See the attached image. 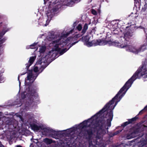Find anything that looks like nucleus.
<instances>
[{
    "instance_id": "f257e3e1",
    "label": "nucleus",
    "mask_w": 147,
    "mask_h": 147,
    "mask_svg": "<svg viewBox=\"0 0 147 147\" xmlns=\"http://www.w3.org/2000/svg\"><path fill=\"white\" fill-rule=\"evenodd\" d=\"M141 77H143L144 79L147 78V66H140L112 99L107 103L102 109L92 116V119L94 117H96V120L99 118H102L104 119V118H108L107 119V125L106 126V127H110L111 125V122L113 118V114L112 110H110L109 112L108 109L109 107L114 104L115 100L117 99L119 96L126 90L125 92L119 96V98L121 99L125 94L126 91L131 86L137 78L140 79ZM143 81L145 82L146 81V80L144 79Z\"/></svg>"
},
{
    "instance_id": "f03ea898",
    "label": "nucleus",
    "mask_w": 147,
    "mask_h": 147,
    "mask_svg": "<svg viewBox=\"0 0 147 147\" xmlns=\"http://www.w3.org/2000/svg\"><path fill=\"white\" fill-rule=\"evenodd\" d=\"M133 35V33L131 30H128L124 33V36L123 38L124 39V41L120 40V42H119L116 41L113 42L111 41V46H114L121 48L125 47L130 51L135 52L136 50L131 45L130 40Z\"/></svg>"
},
{
    "instance_id": "7ed1b4c3",
    "label": "nucleus",
    "mask_w": 147,
    "mask_h": 147,
    "mask_svg": "<svg viewBox=\"0 0 147 147\" xmlns=\"http://www.w3.org/2000/svg\"><path fill=\"white\" fill-rule=\"evenodd\" d=\"M67 41L68 40L67 39L61 40V39L53 40L52 41V44L53 45L55 44L54 48H53V49L55 51L59 52V54L61 55L66 52L70 47L78 43L79 41L78 40L72 43L69 47L67 49L66 48H65L61 50V48L59 47L60 46L61 47H63L66 45L67 43Z\"/></svg>"
},
{
    "instance_id": "20e7f679",
    "label": "nucleus",
    "mask_w": 147,
    "mask_h": 147,
    "mask_svg": "<svg viewBox=\"0 0 147 147\" xmlns=\"http://www.w3.org/2000/svg\"><path fill=\"white\" fill-rule=\"evenodd\" d=\"M96 123H97V128L98 132L96 131L97 134H98L101 136L105 134L107 132V131H108V127H106L105 125L106 121L105 119L102 118H99L96 120Z\"/></svg>"
},
{
    "instance_id": "39448f33",
    "label": "nucleus",
    "mask_w": 147,
    "mask_h": 147,
    "mask_svg": "<svg viewBox=\"0 0 147 147\" xmlns=\"http://www.w3.org/2000/svg\"><path fill=\"white\" fill-rule=\"evenodd\" d=\"M111 40H104L103 39H98L93 40L91 41H89L86 44V45L88 47L97 45H104L107 44H108L109 46H111Z\"/></svg>"
},
{
    "instance_id": "423d86ee",
    "label": "nucleus",
    "mask_w": 147,
    "mask_h": 147,
    "mask_svg": "<svg viewBox=\"0 0 147 147\" xmlns=\"http://www.w3.org/2000/svg\"><path fill=\"white\" fill-rule=\"evenodd\" d=\"M36 91L34 90H32L29 88V91L28 93H26V92H22L21 94L22 98L24 99L27 96L28 97V99L29 102L32 103L34 102V98H36V96H35Z\"/></svg>"
},
{
    "instance_id": "0eeeda50",
    "label": "nucleus",
    "mask_w": 147,
    "mask_h": 147,
    "mask_svg": "<svg viewBox=\"0 0 147 147\" xmlns=\"http://www.w3.org/2000/svg\"><path fill=\"white\" fill-rule=\"evenodd\" d=\"M97 124H98L97 123H96V121L93 123L91 122V124L88 125V126L89 128L85 130V132H86L88 136L89 139H90L91 138L93 133L96 132V131L98 132V128H97Z\"/></svg>"
},
{
    "instance_id": "6e6552de",
    "label": "nucleus",
    "mask_w": 147,
    "mask_h": 147,
    "mask_svg": "<svg viewBox=\"0 0 147 147\" xmlns=\"http://www.w3.org/2000/svg\"><path fill=\"white\" fill-rule=\"evenodd\" d=\"M147 110V105H146L144 108L141 110L139 113V114L136 115L135 117L131 119H128V121L125 122L123 123L121 125V126L124 128L127 125L131 124H134L136 123L137 120L138 118V115H141L145 111Z\"/></svg>"
},
{
    "instance_id": "1a4fd4ad",
    "label": "nucleus",
    "mask_w": 147,
    "mask_h": 147,
    "mask_svg": "<svg viewBox=\"0 0 147 147\" xmlns=\"http://www.w3.org/2000/svg\"><path fill=\"white\" fill-rule=\"evenodd\" d=\"M139 131L138 129H130L125 135L126 138L127 139H130L136 137L138 134Z\"/></svg>"
},
{
    "instance_id": "9d476101",
    "label": "nucleus",
    "mask_w": 147,
    "mask_h": 147,
    "mask_svg": "<svg viewBox=\"0 0 147 147\" xmlns=\"http://www.w3.org/2000/svg\"><path fill=\"white\" fill-rule=\"evenodd\" d=\"M56 5L52 9H50L49 8V10L47 11L46 14L48 18V19L49 18L51 19L52 18L53 16V13L55 12L58 10V8L56 7Z\"/></svg>"
},
{
    "instance_id": "9b49d317",
    "label": "nucleus",
    "mask_w": 147,
    "mask_h": 147,
    "mask_svg": "<svg viewBox=\"0 0 147 147\" xmlns=\"http://www.w3.org/2000/svg\"><path fill=\"white\" fill-rule=\"evenodd\" d=\"M88 25L87 23L85 24L81 32L75 35V38H76L82 36L86 32L88 29Z\"/></svg>"
},
{
    "instance_id": "f8f14e48",
    "label": "nucleus",
    "mask_w": 147,
    "mask_h": 147,
    "mask_svg": "<svg viewBox=\"0 0 147 147\" xmlns=\"http://www.w3.org/2000/svg\"><path fill=\"white\" fill-rule=\"evenodd\" d=\"M36 57L32 56L31 57L28 61V63L26 64V68L28 70L29 67L32 65L33 63L36 59Z\"/></svg>"
},
{
    "instance_id": "ddd939ff",
    "label": "nucleus",
    "mask_w": 147,
    "mask_h": 147,
    "mask_svg": "<svg viewBox=\"0 0 147 147\" xmlns=\"http://www.w3.org/2000/svg\"><path fill=\"white\" fill-rule=\"evenodd\" d=\"M44 131L47 132L51 133L52 135L57 136L58 134V132L52 129L49 128H45L44 129Z\"/></svg>"
},
{
    "instance_id": "4468645a",
    "label": "nucleus",
    "mask_w": 147,
    "mask_h": 147,
    "mask_svg": "<svg viewBox=\"0 0 147 147\" xmlns=\"http://www.w3.org/2000/svg\"><path fill=\"white\" fill-rule=\"evenodd\" d=\"M96 118V117H94L92 119V117L91 118V119H89L88 120H86L84 121L82 123L80 124L81 127L82 128H86L87 127H88L87 125V123L88 122V121L89 120H90V119H93V120H94V118Z\"/></svg>"
},
{
    "instance_id": "2eb2a0df",
    "label": "nucleus",
    "mask_w": 147,
    "mask_h": 147,
    "mask_svg": "<svg viewBox=\"0 0 147 147\" xmlns=\"http://www.w3.org/2000/svg\"><path fill=\"white\" fill-rule=\"evenodd\" d=\"M138 17L137 13H131L129 16V18L130 20V22H134L135 21V20L136 18V17Z\"/></svg>"
},
{
    "instance_id": "dca6fc26",
    "label": "nucleus",
    "mask_w": 147,
    "mask_h": 147,
    "mask_svg": "<svg viewBox=\"0 0 147 147\" xmlns=\"http://www.w3.org/2000/svg\"><path fill=\"white\" fill-rule=\"evenodd\" d=\"M7 125H8V128H11V131H12V130H13L14 129L16 128V126H14L13 124V122L12 121L9 120L7 122Z\"/></svg>"
},
{
    "instance_id": "f3484780",
    "label": "nucleus",
    "mask_w": 147,
    "mask_h": 147,
    "mask_svg": "<svg viewBox=\"0 0 147 147\" xmlns=\"http://www.w3.org/2000/svg\"><path fill=\"white\" fill-rule=\"evenodd\" d=\"M30 127L34 131H38L41 128L40 126H38L35 123H32L30 125Z\"/></svg>"
},
{
    "instance_id": "a211bd4d",
    "label": "nucleus",
    "mask_w": 147,
    "mask_h": 147,
    "mask_svg": "<svg viewBox=\"0 0 147 147\" xmlns=\"http://www.w3.org/2000/svg\"><path fill=\"white\" fill-rule=\"evenodd\" d=\"M147 45V43H145L141 46L138 49L137 51L138 52L143 51L146 49Z\"/></svg>"
},
{
    "instance_id": "6ab92c4d",
    "label": "nucleus",
    "mask_w": 147,
    "mask_h": 147,
    "mask_svg": "<svg viewBox=\"0 0 147 147\" xmlns=\"http://www.w3.org/2000/svg\"><path fill=\"white\" fill-rule=\"evenodd\" d=\"M147 9V4L146 3L144 5V6L142 7L141 11V14L143 15H146L147 13V11H146Z\"/></svg>"
},
{
    "instance_id": "aec40b11",
    "label": "nucleus",
    "mask_w": 147,
    "mask_h": 147,
    "mask_svg": "<svg viewBox=\"0 0 147 147\" xmlns=\"http://www.w3.org/2000/svg\"><path fill=\"white\" fill-rule=\"evenodd\" d=\"M44 141L47 144H50L54 142V141L51 139L48 138H45L44 139Z\"/></svg>"
},
{
    "instance_id": "412c9836",
    "label": "nucleus",
    "mask_w": 147,
    "mask_h": 147,
    "mask_svg": "<svg viewBox=\"0 0 147 147\" xmlns=\"http://www.w3.org/2000/svg\"><path fill=\"white\" fill-rule=\"evenodd\" d=\"M38 76V74H36V76H33L32 74H28L27 76V80H31V79L32 78L33 79H34V77L35 78L34 80H35L36 78Z\"/></svg>"
},
{
    "instance_id": "4be33fe9",
    "label": "nucleus",
    "mask_w": 147,
    "mask_h": 147,
    "mask_svg": "<svg viewBox=\"0 0 147 147\" xmlns=\"http://www.w3.org/2000/svg\"><path fill=\"white\" fill-rule=\"evenodd\" d=\"M8 31V29L5 30V29H3L2 30V31L0 32V39H1L2 38L3 36Z\"/></svg>"
},
{
    "instance_id": "5701e85b",
    "label": "nucleus",
    "mask_w": 147,
    "mask_h": 147,
    "mask_svg": "<svg viewBox=\"0 0 147 147\" xmlns=\"http://www.w3.org/2000/svg\"><path fill=\"white\" fill-rule=\"evenodd\" d=\"M46 47L45 46H42L39 49V52L40 53H43L45 51Z\"/></svg>"
},
{
    "instance_id": "b1692460",
    "label": "nucleus",
    "mask_w": 147,
    "mask_h": 147,
    "mask_svg": "<svg viewBox=\"0 0 147 147\" xmlns=\"http://www.w3.org/2000/svg\"><path fill=\"white\" fill-rule=\"evenodd\" d=\"M141 124L142 127H147V121H141Z\"/></svg>"
},
{
    "instance_id": "393cba45",
    "label": "nucleus",
    "mask_w": 147,
    "mask_h": 147,
    "mask_svg": "<svg viewBox=\"0 0 147 147\" xmlns=\"http://www.w3.org/2000/svg\"><path fill=\"white\" fill-rule=\"evenodd\" d=\"M76 28L79 31H80L82 28V25L80 24H79L78 26L76 27Z\"/></svg>"
},
{
    "instance_id": "a878e982",
    "label": "nucleus",
    "mask_w": 147,
    "mask_h": 147,
    "mask_svg": "<svg viewBox=\"0 0 147 147\" xmlns=\"http://www.w3.org/2000/svg\"><path fill=\"white\" fill-rule=\"evenodd\" d=\"M38 44V42L34 43L30 45V48L31 49H33L35 48V46Z\"/></svg>"
},
{
    "instance_id": "bb28decb",
    "label": "nucleus",
    "mask_w": 147,
    "mask_h": 147,
    "mask_svg": "<svg viewBox=\"0 0 147 147\" xmlns=\"http://www.w3.org/2000/svg\"><path fill=\"white\" fill-rule=\"evenodd\" d=\"M47 65H42L39 69V70L40 69L41 70L40 72H42L44 70V69L47 66Z\"/></svg>"
},
{
    "instance_id": "cd10ccee",
    "label": "nucleus",
    "mask_w": 147,
    "mask_h": 147,
    "mask_svg": "<svg viewBox=\"0 0 147 147\" xmlns=\"http://www.w3.org/2000/svg\"><path fill=\"white\" fill-rule=\"evenodd\" d=\"M147 136V134H145V139L144 140V142H143V144L142 145V146H144V145H146L147 144V138H146V136Z\"/></svg>"
},
{
    "instance_id": "c85d7f7f",
    "label": "nucleus",
    "mask_w": 147,
    "mask_h": 147,
    "mask_svg": "<svg viewBox=\"0 0 147 147\" xmlns=\"http://www.w3.org/2000/svg\"><path fill=\"white\" fill-rule=\"evenodd\" d=\"M123 129V128L121 130H118L117 131L113 133L114 134L113 135L115 136V135H117L119 133L121 132Z\"/></svg>"
},
{
    "instance_id": "c756f323",
    "label": "nucleus",
    "mask_w": 147,
    "mask_h": 147,
    "mask_svg": "<svg viewBox=\"0 0 147 147\" xmlns=\"http://www.w3.org/2000/svg\"><path fill=\"white\" fill-rule=\"evenodd\" d=\"M26 73H27V72H25L22 74H21L18 76V80L19 81L20 86V84H21V82H20V76H21L24 75Z\"/></svg>"
},
{
    "instance_id": "7c9ffc66",
    "label": "nucleus",
    "mask_w": 147,
    "mask_h": 147,
    "mask_svg": "<svg viewBox=\"0 0 147 147\" xmlns=\"http://www.w3.org/2000/svg\"><path fill=\"white\" fill-rule=\"evenodd\" d=\"M87 36H86L84 37V40H85V41L86 42V44L87 43H88V42H89V38H87Z\"/></svg>"
},
{
    "instance_id": "2f4dec72",
    "label": "nucleus",
    "mask_w": 147,
    "mask_h": 147,
    "mask_svg": "<svg viewBox=\"0 0 147 147\" xmlns=\"http://www.w3.org/2000/svg\"><path fill=\"white\" fill-rule=\"evenodd\" d=\"M92 13L94 15H96L97 14L96 11L94 9H92L91 11Z\"/></svg>"
},
{
    "instance_id": "473e14b6",
    "label": "nucleus",
    "mask_w": 147,
    "mask_h": 147,
    "mask_svg": "<svg viewBox=\"0 0 147 147\" xmlns=\"http://www.w3.org/2000/svg\"><path fill=\"white\" fill-rule=\"evenodd\" d=\"M34 72L36 73L38 71V67L36 66L34 67Z\"/></svg>"
},
{
    "instance_id": "72a5a7b5",
    "label": "nucleus",
    "mask_w": 147,
    "mask_h": 147,
    "mask_svg": "<svg viewBox=\"0 0 147 147\" xmlns=\"http://www.w3.org/2000/svg\"><path fill=\"white\" fill-rule=\"evenodd\" d=\"M70 34V33L68 32H67L65 34H63V36L64 37L66 38Z\"/></svg>"
},
{
    "instance_id": "f704fd0d",
    "label": "nucleus",
    "mask_w": 147,
    "mask_h": 147,
    "mask_svg": "<svg viewBox=\"0 0 147 147\" xmlns=\"http://www.w3.org/2000/svg\"><path fill=\"white\" fill-rule=\"evenodd\" d=\"M6 40V39L5 38H4L0 40V42H1L2 43H3L5 42Z\"/></svg>"
},
{
    "instance_id": "c9c22d12",
    "label": "nucleus",
    "mask_w": 147,
    "mask_h": 147,
    "mask_svg": "<svg viewBox=\"0 0 147 147\" xmlns=\"http://www.w3.org/2000/svg\"><path fill=\"white\" fill-rule=\"evenodd\" d=\"M78 38H75V35H74V37H72V39H71V41H74L75 40H77Z\"/></svg>"
},
{
    "instance_id": "e433bc0d",
    "label": "nucleus",
    "mask_w": 147,
    "mask_h": 147,
    "mask_svg": "<svg viewBox=\"0 0 147 147\" xmlns=\"http://www.w3.org/2000/svg\"><path fill=\"white\" fill-rule=\"evenodd\" d=\"M27 70H28V74H32V70L31 69L30 70H28V69L27 70Z\"/></svg>"
},
{
    "instance_id": "4c0bfd02",
    "label": "nucleus",
    "mask_w": 147,
    "mask_h": 147,
    "mask_svg": "<svg viewBox=\"0 0 147 147\" xmlns=\"http://www.w3.org/2000/svg\"><path fill=\"white\" fill-rule=\"evenodd\" d=\"M134 3H139L140 1V0H134Z\"/></svg>"
},
{
    "instance_id": "58836bf2",
    "label": "nucleus",
    "mask_w": 147,
    "mask_h": 147,
    "mask_svg": "<svg viewBox=\"0 0 147 147\" xmlns=\"http://www.w3.org/2000/svg\"><path fill=\"white\" fill-rule=\"evenodd\" d=\"M117 102H116L115 103V105L113 107V109H112L111 108V109H110V110H112L113 111V109L114 108V107H115L116 105L117 104Z\"/></svg>"
},
{
    "instance_id": "ea45409f",
    "label": "nucleus",
    "mask_w": 147,
    "mask_h": 147,
    "mask_svg": "<svg viewBox=\"0 0 147 147\" xmlns=\"http://www.w3.org/2000/svg\"><path fill=\"white\" fill-rule=\"evenodd\" d=\"M114 135V134L113 133H111V134L110 135H109V136H110L111 137H112L114 136H115V135Z\"/></svg>"
},
{
    "instance_id": "a19ab883",
    "label": "nucleus",
    "mask_w": 147,
    "mask_h": 147,
    "mask_svg": "<svg viewBox=\"0 0 147 147\" xmlns=\"http://www.w3.org/2000/svg\"><path fill=\"white\" fill-rule=\"evenodd\" d=\"M140 27L142 29H143L144 31V32L146 33V32L145 31V28L142 26H140Z\"/></svg>"
},
{
    "instance_id": "79ce46f5",
    "label": "nucleus",
    "mask_w": 147,
    "mask_h": 147,
    "mask_svg": "<svg viewBox=\"0 0 147 147\" xmlns=\"http://www.w3.org/2000/svg\"><path fill=\"white\" fill-rule=\"evenodd\" d=\"M69 0L71 2H72L74 3L75 2V1H76V0Z\"/></svg>"
},
{
    "instance_id": "37998d69",
    "label": "nucleus",
    "mask_w": 147,
    "mask_h": 147,
    "mask_svg": "<svg viewBox=\"0 0 147 147\" xmlns=\"http://www.w3.org/2000/svg\"><path fill=\"white\" fill-rule=\"evenodd\" d=\"M3 80H2V78H1V76H0V82H1Z\"/></svg>"
},
{
    "instance_id": "c03bdc74",
    "label": "nucleus",
    "mask_w": 147,
    "mask_h": 147,
    "mask_svg": "<svg viewBox=\"0 0 147 147\" xmlns=\"http://www.w3.org/2000/svg\"><path fill=\"white\" fill-rule=\"evenodd\" d=\"M73 30H71L69 32V33H70V34L71 33H72Z\"/></svg>"
},
{
    "instance_id": "a18cd8bd",
    "label": "nucleus",
    "mask_w": 147,
    "mask_h": 147,
    "mask_svg": "<svg viewBox=\"0 0 147 147\" xmlns=\"http://www.w3.org/2000/svg\"><path fill=\"white\" fill-rule=\"evenodd\" d=\"M146 40H147V34H146Z\"/></svg>"
},
{
    "instance_id": "49530a36",
    "label": "nucleus",
    "mask_w": 147,
    "mask_h": 147,
    "mask_svg": "<svg viewBox=\"0 0 147 147\" xmlns=\"http://www.w3.org/2000/svg\"><path fill=\"white\" fill-rule=\"evenodd\" d=\"M17 147H22V146L20 145H18L17 146Z\"/></svg>"
},
{
    "instance_id": "de8ad7c7",
    "label": "nucleus",
    "mask_w": 147,
    "mask_h": 147,
    "mask_svg": "<svg viewBox=\"0 0 147 147\" xmlns=\"http://www.w3.org/2000/svg\"><path fill=\"white\" fill-rule=\"evenodd\" d=\"M2 113L1 112H0V116L1 115Z\"/></svg>"
},
{
    "instance_id": "09e8293b",
    "label": "nucleus",
    "mask_w": 147,
    "mask_h": 147,
    "mask_svg": "<svg viewBox=\"0 0 147 147\" xmlns=\"http://www.w3.org/2000/svg\"><path fill=\"white\" fill-rule=\"evenodd\" d=\"M56 1H55V3H54V4H56Z\"/></svg>"
},
{
    "instance_id": "8fccbe9b",
    "label": "nucleus",
    "mask_w": 147,
    "mask_h": 147,
    "mask_svg": "<svg viewBox=\"0 0 147 147\" xmlns=\"http://www.w3.org/2000/svg\"><path fill=\"white\" fill-rule=\"evenodd\" d=\"M45 1H48L49 0H44Z\"/></svg>"
},
{
    "instance_id": "3c124183",
    "label": "nucleus",
    "mask_w": 147,
    "mask_h": 147,
    "mask_svg": "<svg viewBox=\"0 0 147 147\" xmlns=\"http://www.w3.org/2000/svg\"><path fill=\"white\" fill-rule=\"evenodd\" d=\"M2 146L1 147H5L3 145H2Z\"/></svg>"
},
{
    "instance_id": "603ef678",
    "label": "nucleus",
    "mask_w": 147,
    "mask_h": 147,
    "mask_svg": "<svg viewBox=\"0 0 147 147\" xmlns=\"http://www.w3.org/2000/svg\"><path fill=\"white\" fill-rule=\"evenodd\" d=\"M130 24H131V25H132V24H132V22H130Z\"/></svg>"
},
{
    "instance_id": "864d4df0",
    "label": "nucleus",
    "mask_w": 147,
    "mask_h": 147,
    "mask_svg": "<svg viewBox=\"0 0 147 147\" xmlns=\"http://www.w3.org/2000/svg\"><path fill=\"white\" fill-rule=\"evenodd\" d=\"M40 62V64H41V63H42L41 62Z\"/></svg>"
},
{
    "instance_id": "5fc2aeb1",
    "label": "nucleus",
    "mask_w": 147,
    "mask_h": 147,
    "mask_svg": "<svg viewBox=\"0 0 147 147\" xmlns=\"http://www.w3.org/2000/svg\"><path fill=\"white\" fill-rule=\"evenodd\" d=\"M1 24H0V25Z\"/></svg>"
}]
</instances>
